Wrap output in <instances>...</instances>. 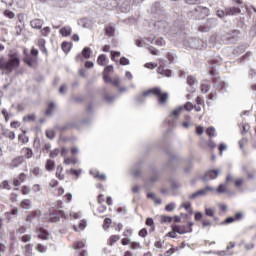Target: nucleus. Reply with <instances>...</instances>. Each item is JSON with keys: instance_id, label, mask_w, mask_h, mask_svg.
Returning <instances> with one entry per match:
<instances>
[{"instance_id": "nucleus-11", "label": "nucleus", "mask_w": 256, "mask_h": 256, "mask_svg": "<svg viewBox=\"0 0 256 256\" xmlns=\"http://www.w3.org/2000/svg\"><path fill=\"white\" fill-rule=\"evenodd\" d=\"M23 164V157L19 156L14 158L11 162H10V167L11 169H15V167H19V165Z\"/></svg>"}, {"instance_id": "nucleus-14", "label": "nucleus", "mask_w": 256, "mask_h": 256, "mask_svg": "<svg viewBox=\"0 0 256 256\" xmlns=\"http://www.w3.org/2000/svg\"><path fill=\"white\" fill-rule=\"evenodd\" d=\"M25 179H27V174L25 173H21L17 179L14 180V186L15 187H19V185H21V183L25 182Z\"/></svg>"}, {"instance_id": "nucleus-5", "label": "nucleus", "mask_w": 256, "mask_h": 256, "mask_svg": "<svg viewBox=\"0 0 256 256\" xmlns=\"http://www.w3.org/2000/svg\"><path fill=\"white\" fill-rule=\"evenodd\" d=\"M217 177H219V170H209L205 173L202 181H211L217 179Z\"/></svg>"}, {"instance_id": "nucleus-1", "label": "nucleus", "mask_w": 256, "mask_h": 256, "mask_svg": "<svg viewBox=\"0 0 256 256\" xmlns=\"http://www.w3.org/2000/svg\"><path fill=\"white\" fill-rule=\"evenodd\" d=\"M19 65H21V58H19V53L16 51L8 54V60L5 56H0V71L5 75H9L15 69H19Z\"/></svg>"}, {"instance_id": "nucleus-62", "label": "nucleus", "mask_w": 256, "mask_h": 256, "mask_svg": "<svg viewBox=\"0 0 256 256\" xmlns=\"http://www.w3.org/2000/svg\"><path fill=\"white\" fill-rule=\"evenodd\" d=\"M135 45L137 47H145L146 43H145V40H136Z\"/></svg>"}, {"instance_id": "nucleus-2", "label": "nucleus", "mask_w": 256, "mask_h": 256, "mask_svg": "<svg viewBox=\"0 0 256 256\" xmlns=\"http://www.w3.org/2000/svg\"><path fill=\"white\" fill-rule=\"evenodd\" d=\"M151 95H155V97H158L159 105H165L167 103V100L169 99V94H167L166 92H162L161 88L159 87L151 88L142 93V97H149Z\"/></svg>"}, {"instance_id": "nucleus-6", "label": "nucleus", "mask_w": 256, "mask_h": 256, "mask_svg": "<svg viewBox=\"0 0 256 256\" xmlns=\"http://www.w3.org/2000/svg\"><path fill=\"white\" fill-rule=\"evenodd\" d=\"M173 231H176V233H179V235H185V233H191L192 229L190 226L185 225H174Z\"/></svg>"}, {"instance_id": "nucleus-32", "label": "nucleus", "mask_w": 256, "mask_h": 256, "mask_svg": "<svg viewBox=\"0 0 256 256\" xmlns=\"http://www.w3.org/2000/svg\"><path fill=\"white\" fill-rule=\"evenodd\" d=\"M82 55L84 59H89L91 57V49L90 48H84L82 51Z\"/></svg>"}, {"instance_id": "nucleus-63", "label": "nucleus", "mask_w": 256, "mask_h": 256, "mask_svg": "<svg viewBox=\"0 0 256 256\" xmlns=\"http://www.w3.org/2000/svg\"><path fill=\"white\" fill-rule=\"evenodd\" d=\"M0 189H9V182L3 181V182L0 184Z\"/></svg>"}, {"instance_id": "nucleus-45", "label": "nucleus", "mask_w": 256, "mask_h": 256, "mask_svg": "<svg viewBox=\"0 0 256 256\" xmlns=\"http://www.w3.org/2000/svg\"><path fill=\"white\" fill-rule=\"evenodd\" d=\"M176 208H177V205H175V203H173V202L167 204L166 207H165V209H166L167 211H169V212L175 210Z\"/></svg>"}, {"instance_id": "nucleus-44", "label": "nucleus", "mask_w": 256, "mask_h": 256, "mask_svg": "<svg viewBox=\"0 0 256 256\" xmlns=\"http://www.w3.org/2000/svg\"><path fill=\"white\" fill-rule=\"evenodd\" d=\"M36 251H38V253H45L47 251V247H45L41 244H37Z\"/></svg>"}, {"instance_id": "nucleus-8", "label": "nucleus", "mask_w": 256, "mask_h": 256, "mask_svg": "<svg viewBox=\"0 0 256 256\" xmlns=\"http://www.w3.org/2000/svg\"><path fill=\"white\" fill-rule=\"evenodd\" d=\"M187 83H188L189 87H191V90H189L190 93H193V91H195V89H197V79L193 76H188Z\"/></svg>"}, {"instance_id": "nucleus-28", "label": "nucleus", "mask_w": 256, "mask_h": 256, "mask_svg": "<svg viewBox=\"0 0 256 256\" xmlns=\"http://www.w3.org/2000/svg\"><path fill=\"white\" fill-rule=\"evenodd\" d=\"M63 173V167L58 166L56 169V177L62 181V179H65V176L62 174Z\"/></svg>"}, {"instance_id": "nucleus-43", "label": "nucleus", "mask_w": 256, "mask_h": 256, "mask_svg": "<svg viewBox=\"0 0 256 256\" xmlns=\"http://www.w3.org/2000/svg\"><path fill=\"white\" fill-rule=\"evenodd\" d=\"M206 133L208 135V137H215V127H209L207 130H206Z\"/></svg>"}, {"instance_id": "nucleus-38", "label": "nucleus", "mask_w": 256, "mask_h": 256, "mask_svg": "<svg viewBox=\"0 0 256 256\" xmlns=\"http://www.w3.org/2000/svg\"><path fill=\"white\" fill-rule=\"evenodd\" d=\"M181 207H183V209L189 211L190 213L193 212V210L191 209V202H184L181 204Z\"/></svg>"}, {"instance_id": "nucleus-10", "label": "nucleus", "mask_w": 256, "mask_h": 256, "mask_svg": "<svg viewBox=\"0 0 256 256\" xmlns=\"http://www.w3.org/2000/svg\"><path fill=\"white\" fill-rule=\"evenodd\" d=\"M209 191L213 192V191H215V188H213L211 186L202 188L201 190H198V195H199V197H207V195H209Z\"/></svg>"}, {"instance_id": "nucleus-25", "label": "nucleus", "mask_w": 256, "mask_h": 256, "mask_svg": "<svg viewBox=\"0 0 256 256\" xmlns=\"http://www.w3.org/2000/svg\"><path fill=\"white\" fill-rule=\"evenodd\" d=\"M45 169L46 171H53V169H55V162L53 160H47Z\"/></svg>"}, {"instance_id": "nucleus-49", "label": "nucleus", "mask_w": 256, "mask_h": 256, "mask_svg": "<svg viewBox=\"0 0 256 256\" xmlns=\"http://www.w3.org/2000/svg\"><path fill=\"white\" fill-rule=\"evenodd\" d=\"M243 183H245V178H239V179L235 180L234 185H235V187H241V185H243Z\"/></svg>"}, {"instance_id": "nucleus-33", "label": "nucleus", "mask_w": 256, "mask_h": 256, "mask_svg": "<svg viewBox=\"0 0 256 256\" xmlns=\"http://www.w3.org/2000/svg\"><path fill=\"white\" fill-rule=\"evenodd\" d=\"M32 173L36 177H41L43 175V170H41V168H39V167H35L32 169Z\"/></svg>"}, {"instance_id": "nucleus-23", "label": "nucleus", "mask_w": 256, "mask_h": 256, "mask_svg": "<svg viewBox=\"0 0 256 256\" xmlns=\"http://www.w3.org/2000/svg\"><path fill=\"white\" fill-rule=\"evenodd\" d=\"M91 175L93 177H96L97 179H100V181H105L107 179V176L105 174H99L97 171H90Z\"/></svg>"}, {"instance_id": "nucleus-60", "label": "nucleus", "mask_w": 256, "mask_h": 256, "mask_svg": "<svg viewBox=\"0 0 256 256\" xmlns=\"http://www.w3.org/2000/svg\"><path fill=\"white\" fill-rule=\"evenodd\" d=\"M116 57H121V52H113V51H111V59H112V61H117V60H115Z\"/></svg>"}, {"instance_id": "nucleus-24", "label": "nucleus", "mask_w": 256, "mask_h": 256, "mask_svg": "<svg viewBox=\"0 0 256 256\" xmlns=\"http://www.w3.org/2000/svg\"><path fill=\"white\" fill-rule=\"evenodd\" d=\"M105 33L108 37H113L115 35V27L113 26H106L105 27Z\"/></svg>"}, {"instance_id": "nucleus-19", "label": "nucleus", "mask_w": 256, "mask_h": 256, "mask_svg": "<svg viewBox=\"0 0 256 256\" xmlns=\"http://www.w3.org/2000/svg\"><path fill=\"white\" fill-rule=\"evenodd\" d=\"M107 7H108V9H119V1L108 0Z\"/></svg>"}, {"instance_id": "nucleus-39", "label": "nucleus", "mask_w": 256, "mask_h": 256, "mask_svg": "<svg viewBox=\"0 0 256 256\" xmlns=\"http://www.w3.org/2000/svg\"><path fill=\"white\" fill-rule=\"evenodd\" d=\"M20 239L22 243H29V241L32 239V236L31 234H25Z\"/></svg>"}, {"instance_id": "nucleus-13", "label": "nucleus", "mask_w": 256, "mask_h": 256, "mask_svg": "<svg viewBox=\"0 0 256 256\" xmlns=\"http://www.w3.org/2000/svg\"><path fill=\"white\" fill-rule=\"evenodd\" d=\"M181 113H183V106H179L175 108L170 114V119H173V120L177 119V117H179Z\"/></svg>"}, {"instance_id": "nucleus-46", "label": "nucleus", "mask_w": 256, "mask_h": 256, "mask_svg": "<svg viewBox=\"0 0 256 256\" xmlns=\"http://www.w3.org/2000/svg\"><path fill=\"white\" fill-rule=\"evenodd\" d=\"M17 235H23V233H27V227L25 226H20L17 230H16Z\"/></svg>"}, {"instance_id": "nucleus-29", "label": "nucleus", "mask_w": 256, "mask_h": 256, "mask_svg": "<svg viewBox=\"0 0 256 256\" xmlns=\"http://www.w3.org/2000/svg\"><path fill=\"white\" fill-rule=\"evenodd\" d=\"M22 209H31V200L25 199L20 203Z\"/></svg>"}, {"instance_id": "nucleus-64", "label": "nucleus", "mask_w": 256, "mask_h": 256, "mask_svg": "<svg viewBox=\"0 0 256 256\" xmlns=\"http://www.w3.org/2000/svg\"><path fill=\"white\" fill-rule=\"evenodd\" d=\"M120 65H129V59L122 57L120 59Z\"/></svg>"}, {"instance_id": "nucleus-35", "label": "nucleus", "mask_w": 256, "mask_h": 256, "mask_svg": "<svg viewBox=\"0 0 256 256\" xmlns=\"http://www.w3.org/2000/svg\"><path fill=\"white\" fill-rule=\"evenodd\" d=\"M42 37H48L49 33H51V28L49 27H44L41 31H40Z\"/></svg>"}, {"instance_id": "nucleus-50", "label": "nucleus", "mask_w": 256, "mask_h": 256, "mask_svg": "<svg viewBox=\"0 0 256 256\" xmlns=\"http://www.w3.org/2000/svg\"><path fill=\"white\" fill-rule=\"evenodd\" d=\"M18 139L22 143H28V141H29V138H27V136L25 134H19Z\"/></svg>"}, {"instance_id": "nucleus-31", "label": "nucleus", "mask_w": 256, "mask_h": 256, "mask_svg": "<svg viewBox=\"0 0 256 256\" xmlns=\"http://www.w3.org/2000/svg\"><path fill=\"white\" fill-rule=\"evenodd\" d=\"M119 239H121L120 235L111 236L108 240V245H113L114 243H117V241H119Z\"/></svg>"}, {"instance_id": "nucleus-7", "label": "nucleus", "mask_w": 256, "mask_h": 256, "mask_svg": "<svg viewBox=\"0 0 256 256\" xmlns=\"http://www.w3.org/2000/svg\"><path fill=\"white\" fill-rule=\"evenodd\" d=\"M65 213L61 210H56L50 213V222L51 223H58V221L63 217Z\"/></svg>"}, {"instance_id": "nucleus-55", "label": "nucleus", "mask_w": 256, "mask_h": 256, "mask_svg": "<svg viewBox=\"0 0 256 256\" xmlns=\"http://www.w3.org/2000/svg\"><path fill=\"white\" fill-rule=\"evenodd\" d=\"M217 193H227V189L224 184H220L217 189Z\"/></svg>"}, {"instance_id": "nucleus-26", "label": "nucleus", "mask_w": 256, "mask_h": 256, "mask_svg": "<svg viewBox=\"0 0 256 256\" xmlns=\"http://www.w3.org/2000/svg\"><path fill=\"white\" fill-rule=\"evenodd\" d=\"M72 47H73V45L70 42L62 43V51H64V53H69V51H71Z\"/></svg>"}, {"instance_id": "nucleus-30", "label": "nucleus", "mask_w": 256, "mask_h": 256, "mask_svg": "<svg viewBox=\"0 0 256 256\" xmlns=\"http://www.w3.org/2000/svg\"><path fill=\"white\" fill-rule=\"evenodd\" d=\"M35 119H36L35 114H29V115L23 117V122L31 123V122L35 121Z\"/></svg>"}, {"instance_id": "nucleus-4", "label": "nucleus", "mask_w": 256, "mask_h": 256, "mask_svg": "<svg viewBox=\"0 0 256 256\" xmlns=\"http://www.w3.org/2000/svg\"><path fill=\"white\" fill-rule=\"evenodd\" d=\"M118 9L122 13H127L131 9V0H118Z\"/></svg>"}, {"instance_id": "nucleus-54", "label": "nucleus", "mask_w": 256, "mask_h": 256, "mask_svg": "<svg viewBox=\"0 0 256 256\" xmlns=\"http://www.w3.org/2000/svg\"><path fill=\"white\" fill-rule=\"evenodd\" d=\"M144 67H146V69H155L157 68V63L149 62V63H146Z\"/></svg>"}, {"instance_id": "nucleus-61", "label": "nucleus", "mask_w": 256, "mask_h": 256, "mask_svg": "<svg viewBox=\"0 0 256 256\" xmlns=\"http://www.w3.org/2000/svg\"><path fill=\"white\" fill-rule=\"evenodd\" d=\"M59 155V149H54L53 151L50 152V157L51 159H55Z\"/></svg>"}, {"instance_id": "nucleus-40", "label": "nucleus", "mask_w": 256, "mask_h": 256, "mask_svg": "<svg viewBox=\"0 0 256 256\" xmlns=\"http://www.w3.org/2000/svg\"><path fill=\"white\" fill-rule=\"evenodd\" d=\"M111 223H112L111 218H106L103 223V230L107 231V229H109V225H111Z\"/></svg>"}, {"instance_id": "nucleus-27", "label": "nucleus", "mask_w": 256, "mask_h": 256, "mask_svg": "<svg viewBox=\"0 0 256 256\" xmlns=\"http://www.w3.org/2000/svg\"><path fill=\"white\" fill-rule=\"evenodd\" d=\"M79 161L77 158H65L64 159V165H77Z\"/></svg>"}, {"instance_id": "nucleus-34", "label": "nucleus", "mask_w": 256, "mask_h": 256, "mask_svg": "<svg viewBox=\"0 0 256 256\" xmlns=\"http://www.w3.org/2000/svg\"><path fill=\"white\" fill-rule=\"evenodd\" d=\"M146 225H148V227H151V231L155 230V221H153V218H147Z\"/></svg>"}, {"instance_id": "nucleus-53", "label": "nucleus", "mask_w": 256, "mask_h": 256, "mask_svg": "<svg viewBox=\"0 0 256 256\" xmlns=\"http://www.w3.org/2000/svg\"><path fill=\"white\" fill-rule=\"evenodd\" d=\"M108 73H113V65L106 66L103 75H107Z\"/></svg>"}, {"instance_id": "nucleus-59", "label": "nucleus", "mask_w": 256, "mask_h": 256, "mask_svg": "<svg viewBox=\"0 0 256 256\" xmlns=\"http://www.w3.org/2000/svg\"><path fill=\"white\" fill-rule=\"evenodd\" d=\"M202 93H207L210 89L209 84H202L200 87Z\"/></svg>"}, {"instance_id": "nucleus-37", "label": "nucleus", "mask_w": 256, "mask_h": 256, "mask_svg": "<svg viewBox=\"0 0 256 256\" xmlns=\"http://www.w3.org/2000/svg\"><path fill=\"white\" fill-rule=\"evenodd\" d=\"M154 45H157V47H165V40L163 38H157Z\"/></svg>"}, {"instance_id": "nucleus-20", "label": "nucleus", "mask_w": 256, "mask_h": 256, "mask_svg": "<svg viewBox=\"0 0 256 256\" xmlns=\"http://www.w3.org/2000/svg\"><path fill=\"white\" fill-rule=\"evenodd\" d=\"M87 227V221L81 220L80 223L77 226H74L73 229L74 231H83Z\"/></svg>"}, {"instance_id": "nucleus-18", "label": "nucleus", "mask_w": 256, "mask_h": 256, "mask_svg": "<svg viewBox=\"0 0 256 256\" xmlns=\"http://www.w3.org/2000/svg\"><path fill=\"white\" fill-rule=\"evenodd\" d=\"M22 155H24L26 159H31L33 157V150L31 148H23Z\"/></svg>"}, {"instance_id": "nucleus-36", "label": "nucleus", "mask_w": 256, "mask_h": 256, "mask_svg": "<svg viewBox=\"0 0 256 256\" xmlns=\"http://www.w3.org/2000/svg\"><path fill=\"white\" fill-rule=\"evenodd\" d=\"M2 115L7 123V121H9V119H11V117H13V114H10L9 112H7L6 109L2 110Z\"/></svg>"}, {"instance_id": "nucleus-42", "label": "nucleus", "mask_w": 256, "mask_h": 256, "mask_svg": "<svg viewBox=\"0 0 256 256\" xmlns=\"http://www.w3.org/2000/svg\"><path fill=\"white\" fill-rule=\"evenodd\" d=\"M158 73H161L162 75H164V77H171V75L173 74L171 70H163L161 72V68H158Z\"/></svg>"}, {"instance_id": "nucleus-21", "label": "nucleus", "mask_w": 256, "mask_h": 256, "mask_svg": "<svg viewBox=\"0 0 256 256\" xmlns=\"http://www.w3.org/2000/svg\"><path fill=\"white\" fill-rule=\"evenodd\" d=\"M55 113V103L50 102L46 110V115L49 117Z\"/></svg>"}, {"instance_id": "nucleus-48", "label": "nucleus", "mask_w": 256, "mask_h": 256, "mask_svg": "<svg viewBox=\"0 0 256 256\" xmlns=\"http://www.w3.org/2000/svg\"><path fill=\"white\" fill-rule=\"evenodd\" d=\"M85 247V242L83 241H78L74 244V249H83Z\"/></svg>"}, {"instance_id": "nucleus-9", "label": "nucleus", "mask_w": 256, "mask_h": 256, "mask_svg": "<svg viewBox=\"0 0 256 256\" xmlns=\"http://www.w3.org/2000/svg\"><path fill=\"white\" fill-rule=\"evenodd\" d=\"M30 25L32 29H41L45 25V22L42 19H34L30 21Z\"/></svg>"}, {"instance_id": "nucleus-47", "label": "nucleus", "mask_w": 256, "mask_h": 256, "mask_svg": "<svg viewBox=\"0 0 256 256\" xmlns=\"http://www.w3.org/2000/svg\"><path fill=\"white\" fill-rule=\"evenodd\" d=\"M130 249H141V244L139 242H130Z\"/></svg>"}, {"instance_id": "nucleus-17", "label": "nucleus", "mask_w": 256, "mask_h": 256, "mask_svg": "<svg viewBox=\"0 0 256 256\" xmlns=\"http://www.w3.org/2000/svg\"><path fill=\"white\" fill-rule=\"evenodd\" d=\"M23 254L25 256H33V244H26L24 246Z\"/></svg>"}, {"instance_id": "nucleus-56", "label": "nucleus", "mask_w": 256, "mask_h": 256, "mask_svg": "<svg viewBox=\"0 0 256 256\" xmlns=\"http://www.w3.org/2000/svg\"><path fill=\"white\" fill-rule=\"evenodd\" d=\"M46 136H47L48 139H54L55 138V131H53V130L46 131Z\"/></svg>"}, {"instance_id": "nucleus-3", "label": "nucleus", "mask_w": 256, "mask_h": 256, "mask_svg": "<svg viewBox=\"0 0 256 256\" xmlns=\"http://www.w3.org/2000/svg\"><path fill=\"white\" fill-rule=\"evenodd\" d=\"M41 218V210L37 209L30 212L27 217V223H32L33 225H39V219Z\"/></svg>"}, {"instance_id": "nucleus-58", "label": "nucleus", "mask_w": 256, "mask_h": 256, "mask_svg": "<svg viewBox=\"0 0 256 256\" xmlns=\"http://www.w3.org/2000/svg\"><path fill=\"white\" fill-rule=\"evenodd\" d=\"M196 11H197L198 13H205V14L209 13V9L203 8V7H201V6H198V7L196 8Z\"/></svg>"}, {"instance_id": "nucleus-57", "label": "nucleus", "mask_w": 256, "mask_h": 256, "mask_svg": "<svg viewBox=\"0 0 256 256\" xmlns=\"http://www.w3.org/2000/svg\"><path fill=\"white\" fill-rule=\"evenodd\" d=\"M186 109V111H192L193 110V103L187 102L185 106H183V110Z\"/></svg>"}, {"instance_id": "nucleus-22", "label": "nucleus", "mask_w": 256, "mask_h": 256, "mask_svg": "<svg viewBox=\"0 0 256 256\" xmlns=\"http://www.w3.org/2000/svg\"><path fill=\"white\" fill-rule=\"evenodd\" d=\"M97 63H98V65L105 67V65H107V56H105L104 54H101L98 57Z\"/></svg>"}, {"instance_id": "nucleus-16", "label": "nucleus", "mask_w": 256, "mask_h": 256, "mask_svg": "<svg viewBox=\"0 0 256 256\" xmlns=\"http://www.w3.org/2000/svg\"><path fill=\"white\" fill-rule=\"evenodd\" d=\"M71 31L72 29L70 26H64L59 30V33L62 35V37H69V35H71Z\"/></svg>"}, {"instance_id": "nucleus-52", "label": "nucleus", "mask_w": 256, "mask_h": 256, "mask_svg": "<svg viewBox=\"0 0 256 256\" xmlns=\"http://www.w3.org/2000/svg\"><path fill=\"white\" fill-rule=\"evenodd\" d=\"M148 51L152 54V55H159V50H157V48L153 47V46H149L148 47Z\"/></svg>"}, {"instance_id": "nucleus-15", "label": "nucleus", "mask_w": 256, "mask_h": 256, "mask_svg": "<svg viewBox=\"0 0 256 256\" xmlns=\"http://www.w3.org/2000/svg\"><path fill=\"white\" fill-rule=\"evenodd\" d=\"M2 135L4 137H6L7 139H10V141H13V139H15V132H13L11 130H7L5 128H3V130H2Z\"/></svg>"}, {"instance_id": "nucleus-51", "label": "nucleus", "mask_w": 256, "mask_h": 256, "mask_svg": "<svg viewBox=\"0 0 256 256\" xmlns=\"http://www.w3.org/2000/svg\"><path fill=\"white\" fill-rule=\"evenodd\" d=\"M205 215H207V217H213L215 215V211L211 208H206Z\"/></svg>"}, {"instance_id": "nucleus-12", "label": "nucleus", "mask_w": 256, "mask_h": 256, "mask_svg": "<svg viewBox=\"0 0 256 256\" xmlns=\"http://www.w3.org/2000/svg\"><path fill=\"white\" fill-rule=\"evenodd\" d=\"M226 15H239L241 13V8L239 7H231L225 9Z\"/></svg>"}, {"instance_id": "nucleus-41", "label": "nucleus", "mask_w": 256, "mask_h": 256, "mask_svg": "<svg viewBox=\"0 0 256 256\" xmlns=\"http://www.w3.org/2000/svg\"><path fill=\"white\" fill-rule=\"evenodd\" d=\"M38 45H39L41 51H43V53H47V48H45V40L44 39H40L38 41Z\"/></svg>"}]
</instances>
